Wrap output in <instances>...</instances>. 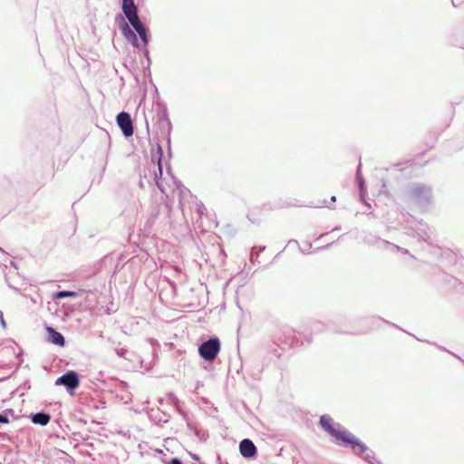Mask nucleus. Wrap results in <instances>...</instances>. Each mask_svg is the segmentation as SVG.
Listing matches in <instances>:
<instances>
[{
  "label": "nucleus",
  "mask_w": 464,
  "mask_h": 464,
  "mask_svg": "<svg viewBox=\"0 0 464 464\" xmlns=\"http://www.w3.org/2000/svg\"><path fill=\"white\" fill-rule=\"evenodd\" d=\"M379 239H380V237L370 233V234H367V235H365L363 237L362 241L367 246H376V245L378 244Z\"/></svg>",
  "instance_id": "14"
},
{
  "label": "nucleus",
  "mask_w": 464,
  "mask_h": 464,
  "mask_svg": "<svg viewBox=\"0 0 464 464\" xmlns=\"http://www.w3.org/2000/svg\"><path fill=\"white\" fill-rule=\"evenodd\" d=\"M46 332L48 333V341L55 345L63 347L65 344V339L63 335L56 331L52 326H46Z\"/></svg>",
  "instance_id": "10"
},
{
  "label": "nucleus",
  "mask_w": 464,
  "mask_h": 464,
  "mask_svg": "<svg viewBox=\"0 0 464 464\" xmlns=\"http://www.w3.org/2000/svg\"><path fill=\"white\" fill-rule=\"evenodd\" d=\"M333 243L327 244L326 246L321 247L322 249H327L330 246H332Z\"/></svg>",
  "instance_id": "29"
},
{
  "label": "nucleus",
  "mask_w": 464,
  "mask_h": 464,
  "mask_svg": "<svg viewBox=\"0 0 464 464\" xmlns=\"http://www.w3.org/2000/svg\"><path fill=\"white\" fill-rule=\"evenodd\" d=\"M10 420H9V418L7 416V414L5 412V413H0V423L1 424H7L9 423Z\"/></svg>",
  "instance_id": "22"
},
{
  "label": "nucleus",
  "mask_w": 464,
  "mask_h": 464,
  "mask_svg": "<svg viewBox=\"0 0 464 464\" xmlns=\"http://www.w3.org/2000/svg\"><path fill=\"white\" fill-rule=\"evenodd\" d=\"M282 334L285 336V339L282 340L281 336H277L276 339L285 346H292L295 343V335H294V330L290 328H286L282 331Z\"/></svg>",
  "instance_id": "13"
},
{
  "label": "nucleus",
  "mask_w": 464,
  "mask_h": 464,
  "mask_svg": "<svg viewBox=\"0 0 464 464\" xmlns=\"http://www.w3.org/2000/svg\"><path fill=\"white\" fill-rule=\"evenodd\" d=\"M165 123L167 125L166 140H167L168 153L170 156L171 155V148H170V142H171V140H170L171 122H170L169 119L167 116H166V119H165Z\"/></svg>",
  "instance_id": "15"
},
{
  "label": "nucleus",
  "mask_w": 464,
  "mask_h": 464,
  "mask_svg": "<svg viewBox=\"0 0 464 464\" xmlns=\"http://www.w3.org/2000/svg\"><path fill=\"white\" fill-rule=\"evenodd\" d=\"M116 121L126 138L133 135V124L129 112L121 111L116 117Z\"/></svg>",
  "instance_id": "8"
},
{
  "label": "nucleus",
  "mask_w": 464,
  "mask_h": 464,
  "mask_svg": "<svg viewBox=\"0 0 464 464\" xmlns=\"http://www.w3.org/2000/svg\"><path fill=\"white\" fill-rule=\"evenodd\" d=\"M168 464H183V462L179 458H172Z\"/></svg>",
  "instance_id": "24"
},
{
  "label": "nucleus",
  "mask_w": 464,
  "mask_h": 464,
  "mask_svg": "<svg viewBox=\"0 0 464 464\" xmlns=\"http://www.w3.org/2000/svg\"><path fill=\"white\" fill-rule=\"evenodd\" d=\"M290 243H295V244H297L298 245V242L296 240H289V244Z\"/></svg>",
  "instance_id": "32"
},
{
  "label": "nucleus",
  "mask_w": 464,
  "mask_h": 464,
  "mask_svg": "<svg viewBox=\"0 0 464 464\" xmlns=\"http://www.w3.org/2000/svg\"><path fill=\"white\" fill-rule=\"evenodd\" d=\"M220 351V341L218 337H210L198 347L199 355L207 362H213Z\"/></svg>",
  "instance_id": "4"
},
{
  "label": "nucleus",
  "mask_w": 464,
  "mask_h": 464,
  "mask_svg": "<svg viewBox=\"0 0 464 464\" xmlns=\"http://www.w3.org/2000/svg\"><path fill=\"white\" fill-rule=\"evenodd\" d=\"M391 249L392 251H398V252H401L403 254H408L409 253V251L406 248H402V247H401L398 245H395L393 243H392V245L391 246Z\"/></svg>",
  "instance_id": "20"
},
{
  "label": "nucleus",
  "mask_w": 464,
  "mask_h": 464,
  "mask_svg": "<svg viewBox=\"0 0 464 464\" xmlns=\"http://www.w3.org/2000/svg\"><path fill=\"white\" fill-rule=\"evenodd\" d=\"M319 425L335 440L340 441L342 445H350L353 453L366 462L373 464V461H376L378 464H381L380 461L375 459L374 452L369 450L365 443L343 428L341 423L335 422L330 415H322L319 420Z\"/></svg>",
  "instance_id": "1"
},
{
  "label": "nucleus",
  "mask_w": 464,
  "mask_h": 464,
  "mask_svg": "<svg viewBox=\"0 0 464 464\" xmlns=\"http://www.w3.org/2000/svg\"><path fill=\"white\" fill-rule=\"evenodd\" d=\"M407 197L409 201L424 210L432 203V188L422 183H415L409 188Z\"/></svg>",
  "instance_id": "3"
},
{
  "label": "nucleus",
  "mask_w": 464,
  "mask_h": 464,
  "mask_svg": "<svg viewBox=\"0 0 464 464\" xmlns=\"http://www.w3.org/2000/svg\"><path fill=\"white\" fill-rule=\"evenodd\" d=\"M327 235H328V233H324V234L320 235V237H319L321 238V237H325V236H327Z\"/></svg>",
  "instance_id": "34"
},
{
  "label": "nucleus",
  "mask_w": 464,
  "mask_h": 464,
  "mask_svg": "<svg viewBox=\"0 0 464 464\" xmlns=\"http://www.w3.org/2000/svg\"><path fill=\"white\" fill-rule=\"evenodd\" d=\"M51 420V415L45 411L36 412L31 415V420L34 424L46 426Z\"/></svg>",
  "instance_id": "12"
},
{
  "label": "nucleus",
  "mask_w": 464,
  "mask_h": 464,
  "mask_svg": "<svg viewBox=\"0 0 464 464\" xmlns=\"http://www.w3.org/2000/svg\"><path fill=\"white\" fill-rule=\"evenodd\" d=\"M148 45H144L143 47V53L145 55V57L150 60V52H149V49L147 47Z\"/></svg>",
  "instance_id": "26"
},
{
  "label": "nucleus",
  "mask_w": 464,
  "mask_h": 464,
  "mask_svg": "<svg viewBox=\"0 0 464 464\" xmlns=\"http://www.w3.org/2000/svg\"><path fill=\"white\" fill-rule=\"evenodd\" d=\"M324 206L327 207L328 208H332V207L327 205L325 201L324 202Z\"/></svg>",
  "instance_id": "33"
},
{
  "label": "nucleus",
  "mask_w": 464,
  "mask_h": 464,
  "mask_svg": "<svg viewBox=\"0 0 464 464\" xmlns=\"http://www.w3.org/2000/svg\"><path fill=\"white\" fill-rule=\"evenodd\" d=\"M55 385L64 386L68 392L72 393L80 385L79 375L74 371H68L56 379Z\"/></svg>",
  "instance_id": "6"
},
{
  "label": "nucleus",
  "mask_w": 464,
  "mask_h": 464,
  "mask_svg": "<svg viewBox=\"0 0 464 464\" xmlns=\"http://www.w3.org/2000/svg\"><path fill=\"white\" fill-rule=\"evenodd\" d=\"M335 200H336L335 196H332V197H331V201H332V202H335Z\"/></svg>",
  "instance_id": "30"
},
{
  "label": "nucleus",
  "mask_w": 464,
  "mask_h": 464,
  "mask_svg": "<svg viewBox=\"0 0 464 464\" xmlns=\"http://www.w3.org/2000/svg\"><path fill=\"white\" fill-rule=\"evenodd\" d=\"M0 324H1V326L5 329L6 328V323L4 319V315H3V313L0 312Z\"/></svg>",
  "instance_id": "25"
},
{
  "label": "nucleus",
  "mask_w": 464,
  "mask_h": 464,
  "mask_svg": "<svg viewBox=\"0 0 464 464\" xmlns=\"http://www.w3.org/2000/svg\"><path fill=\"white\" fill-rule=\"evenodd\" d=\"M76 296H77V293L76 292L69 291V290L58 291L54 295V297L56 299H63V298H65V297H76Z\"/></svg>",
  "instance_id": "16"
},
{
  "label": "nucleus",
  "mask_w": 464,
  "mask_h": 464,
  "mask_svg": "<svg viewBox=\"0 0 464 464\" xmlns=\"http://www.w3.org/2000/svg\"><path fill=\"white\" fill-rule=\"evenodd\" d=\"M356 179L358 181V185H359V188H360V195L362 196L363 189H364V179H363L362 175L361 173V164H359L358 167H357Z\"/></svg>",
  "instance_id": "17"
},
{
  "label": "nucleus",
  "mask_w": 464,
  "mask_h": 464,
  "mask_svg": "<svg viewBox=\"0 0 464 464\" xmlns=\"http://www.w3.org/2000/svg\"><path fill=\"white\" fill-rule=\"evenodd\" d=\"M319 323H314L312 328L314 330H318Z\"/></svg>",
  "instance_id": "28"
},
{
  "label": "nucleus",
  "mask_w": 464,
  "mask_h": 464,
  "mask_svg": "<svg viewBox=\"0 0 464 464\" xmlns=\"http://www.w3.org/2000/svg\"><path fill=\"white\" fill-rule=\"evenodd\" d=\"M115 352H116L118 356L125 358V354L127 353V350L121 348V349H116Z\"/></svg>",
  "instance_id": "23"
},
{
  "label": "nucleus",
  "mask_w": 464,
  "mask_h": 464,
  "mask_svg": "<svg viewBox=\"0 0 464 464\" xmlns=\"http://www.w3.org/2000/svg\"><path fill=\"white\" fill-rule=\"evenodd\" d=\"M392 245V243L380 237L376 247L381 250L389 249L391 248Z\"/></svg>",
  "instance_id": "18"
},
{
  "label": "nucleus",
  "mask_w": 464,
  "mask_h": 464,
  "mask_svg": "<svg viewBox=\"0 0 464 464\" xmlns=\"http://www.w3.org/2000/svg\"><path fill=\"white\" fill-rule=\"evenodd\" d=\"M256 247L255 246L251 250V253H250V259H251V261H253L255 257L258 256L259 252L263 251L265 249V246L260 247L258 252H256Z\"/></svg>",
  "instance_id": "21"
},
{
  "label": "nucleus",
  "mask_w": 464,
  "mask_h": 464,
  "mask_svg": "<svg viewBox=\"0 0 464 464\" xmlns=\"http://www.w3.org/2000/svg\"><path fill=\"white\" fill-rule=\"evenodd\" d=\"M368 331H369V329H365V330H349V331H338V333L347 334H366Z\"/></svg>",
  "instance_id": "19"
},
{
  "label": "nucleus",
  "mask_w": 464,
  "mask_h": 464,
  "mask_svg": "<svg viewBox=\"0 0 464 464\" xmlns=\"http://www.w3.org/2000/svg\"><path fill=\"white\" fill-rule=\"evenodd\" d=\"M120 20L119 27L125 37V39L131 44V45L135 48L140 47L139 39L134 33V31L130 27L128 23L125 22L124 18L121 14H118L116 16V21Z\"/></svg>",
  "instance_id": "7"
},
{
  "label": "nucleus",
  "mask_w": 464,
  "mask_h": 464,
  "mask_svg": "<svg viewBox=\"0 0 464 464\" xmlns=\"http://www.w3.org/2000/svg\"><path fill=\"white\" fill-rule=\"evenodd\" d=\"M162 155H163L162 147L160 144H157L158 172H155V179H156V184H157L158 188L162 192H164V188H163L161 183L160 182V179H161V176H162Z\"/></svg>",
  "instance_id": "11"
},
{
  "label": "nucleus",
  "mask_w": 464,
  "mask_h": 464,
  "mask_svg": "<svg viewBox=\"0 0 464 464\" xmlns=\"http://www.w3.org/2000/svg\"><path fill=\"white\" fill-rule=\"evenodd\" d=\"M411 235L419 241L433 245L434 230L423 222H418L415 227L411 228Z\"/></svg>",
  "instance_id": "5"
},
{
  "label": "nucleus",
  "mask_w": 464,
  "mask_h": 464,
  "mask_svg": "<svg viewBox=\"0 0 464 464\" xmlns=\"http://www.w3.org/2000/svg\"><path fill=\"white\" fill-rule=\"evenodd\" d=\"M239 452L246 459L255 458L257 449L254 442L249 439H244L239 442Z\"/></svg>",
  "instance_id": "9"
},
{
  "label": "nucleus",
  "mask_w": 464,
  "mask_h": 464,
  "mask_svg": "<svg viewBox=\"0 0 464 464\" xmlns=\"http://www.w3.org/2000/svg\"><path fill=\"white\" fill-rule=\"evenodd\" d=\"M122 12L133 30L139 34L144 45H148L150 40L149 28L141 22L138 14V7L134 0H122Z\"/></svg>",
  "instance_id": "2"
},
{
  "label": "nucleus",
  "mask_w": 464,
  "mask_h": 464,
  "mask_svg": "<svg viewBox=\"0 0 464 464\" xmlns=\"http://www.w3.org/2000/svg\"><path fill=\"white\" fill-rule=\"evenodd\" d=\"M341 229V227H335L332 231H338Z\"/></svg>",
  "instance_id": "31"
},
{
  "label": "nucleus",
  "mask_w": 464,
  "mask_h": 464,
  "mask_svg": "<svg viewBox=\"0 0 464 464\" xmlns=\"http://www.w3.org/2000/svg\"><path fill=\"white\" fill-rule=\"evenodd\" d=\"M190 457L194 459V460H197L198 461L199 460V456L195 454V453H189Z\"/></svg>",
  "instance_id": "27"
}]
</instances>
